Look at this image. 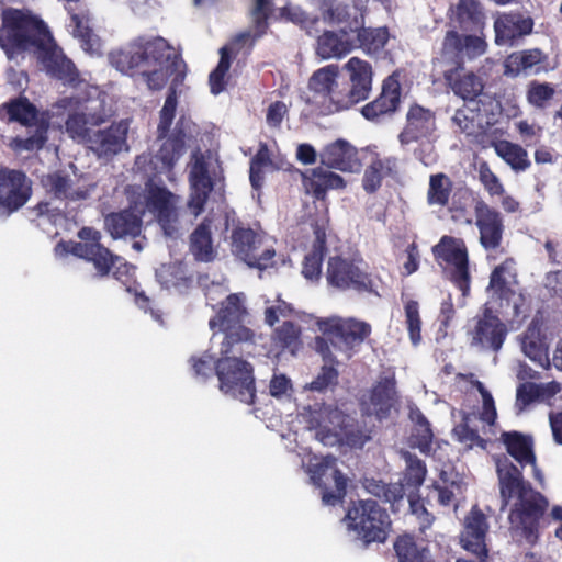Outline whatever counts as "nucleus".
I'll return each mask as SVG.
<instances>
[{"label":"nucleus","instance_id":"nucleus-3","mask_svg":"<svg viewBox=\"0 0 562 562\" xmlns=\"http://www.w3.org/2000/svg\"><path fill=\"white\" fill-rule=\"evenodd\" d=\"M345 67L350 72L349 80L339 77V67L334 64L314 71L307 86L313 98L306 99V103L317 105L324 114H330L367 100L372 89L371 65L351 57Z\"/></svg>","mask_w":562,"mask_h":562},{"label":"nucleus","instance_id":"nucleus-25","mask_svg":"<svg viewBox=\"0 0 562 562\" xmlns=\"http://www.w3.org/2000/svg\"><path fill=\"white\" fill-rule=\"evenodd\" d=\"M402 89L398 80L389 77L383 81L381 93L361 109L368 121L376 122L382 116L394 114L401 105Z\"/></svg>","mask_w":562,"mask_h":562},{"label":"nucleus","instance_id":"nucleus-19","mask_svg":"<svg viewBox=\"0 0 562 562\" xmlns=\"http://www.w3.org/2000/svg\"><path fill=\"white\" fill-rule=\"evenodd\" d=\"M487 43L483 36L476 34H460L458 31H447L442 42V57L451 60L453 65H463L464 59H475L485 54Z\"/></svg>","mask_w":562,"mask_h":562},{"label":"nucleus","instance_id":"nucleus-2","mask_svg":"<svg viewBox=\"0 0 562 562\" xmlns=\"http://www.w3.org/2000/svg\"><path fill=\"white\" fill-rule=\"evenodd\" d=\"M496 472L499 484V496L504 510L510 506L508 522L510 532L525 540L529 546L539 542L541 531L551 520L562 521V506L554 505L548 515L549 499L535 490L524 477L522 471L508 458L498 459Z\"/></svg>","mask_w":562,"mask_h":562},{"label":"nucleus","instance_id":"nucleus-13","mask_svg":"<svg viewBox=\"0 0 562 562\" xmlns=\"http://www.w3.org/2000/svg\"><path fill=\"white\" fill-rule=\"evenodd\" d=\"M232 252L248 267L266 270L274 266L276 250L251 228L236 227L232 232Z\"/></svg>","mask_w":562,"mask_h":562},{"label":"nucleus","instance_id":"nucleus-40","mask_svg":"<svg viewBox=\"0 0 562 562\" xmlns=\"http://www.w3.org/2000/svg\"><path fill=\"white\" fill-rule=\"evenodd\" d=\"M352 35L353 50L359 48L370 56L380 55L390 40L386 26L367 27L366 23H362Z\"/></svg>","mask_w":562,"mask_h":562},{"label":"nucleus","instance_id":"nucleus-62","mask_svg":"<svg viewBox=\"0 0 562 562\" xmlns=\"http://www.w3.org/2000/svg\"><path fill=\"white\" fill-rule=\"evenodd\" d=\"M348 1L342 0H314L312 4L319 12V20L322 19L325 23H329L335 19L337 12H340Z\"/></svg>","mask_w":562,"mask_h":562},{"label":"nucleus","instance_id":"nucleus-29","mask_svg":"<svg viewBox=\"0 0 562 562\" xmlns=\"http://www.w3.org/2000/svg\"><path fill=\"white\" fill-rule=\"evenodd\" d=\"M329 419L334 425V435L350 448H362L371 439V430L364 423L356 420L337 408L329 412Z\"/></svg>","mask_w":562,"mask_h":562},{"label":"nucleus","instance_id":"nucleus-51","mask_svg":"<svg viewBox=\"0 0 562 562\" xmlns=\"http://www.w3.org/2000/svg\"><path fill=\"white\" fill-rule=\"evenodd\" d=\"M453 190V181L443 173H432L429 177L427 203L430 206L447 207Z\"/></svg>","mask_w":562,"mask_h":562},{"label":"nucleus","instance_id":"nucleus-41","mask_svg":"<svg viewBox=\"0 0 562 562\" xmlns=\"http://www.w3.org/2000/svg\"><path fill=\"white\" fill-rule=\"evenodd\" d=\"M396 401V380L394 374L381 376L373 385L370 402L379 419L389 417Z\"/></svg>","mask_w":562,"mask_h":562},{"label":"nucleus","instance_id":"nucleus-55","mask_svg":"<svg viewBox=\"0 0 562 562\" xmlns=\"http://www.w3.org/2000/svg\"><path fill=\"white\" fill-rule=\"evenodd\" d=\"M273 340L282 349H289L291 353L301 347V327L294 322H284L274 330Z\"/></svg>","mask_w":562,"mask_h":562},{"label":"nucleus","instance_id":"nucleus-57","mask_svg":"<svg viewBox=\"0 0 562 562\" xmlns=\"http://www.w3.org/2000/svg\"><path fill=\"white\" fill-rule=\"evenodd\" d=\"M405 323L409 339L414 346L422 341V318L419 314V304L415 300H409L404 305Z\"/></svg>","mask_w":562,"mask_h":562},{"label":"nucleus","instance_id":"nucleus-17","mask_svg":"<svg viewBox=\"0 0 562 562\" xmlns=\"http://www.w3.org/2000/svg\"><path fill=\"white\" fill-rule=\"evenodd\" d=\"M190 194L187 206L194 216L204 212L205 204L214 189V181L210 176L209 162L205 156L196 150L191 156L189 170Z\"/></svg>","mask_w":562,"mask_h":562},{"label":"nucleus","instance_id":"nucleus-5","mask_svg":"<svg viewBox=\"0 0 562 562\" xmlns=\"http://www.w3.org/2000/svg\"><path fill=\"white\" fill-rule=\"evenodd\" d=\"M0 120L8 123H18L24 127H35L27 137H13L9 144L15 153L38 151L48 140L50 114L48 110L40 111L25 95L10 99L0 105Z\"/></svg>","mask_w":562,"mask_h":562},{"label":"nucleus","instance_id":"nucleus-44","mask_svg":"<svg viewBox=\"0 0 562 562\" xmlns=\"http://www.w3.org/2000/svg\"><path fill=\"white\" fill-rule=\"evenodd\" d=\"M104 224L106 231L114 238L125 236L136 237L140 234L142 218L131 210L113 212L105 216Z\"/></svg>","mask_w":562,"mask_h":562},{"label":"nucleus","instance_id":"nucleus-56","mask_svg":"<svg viewBox=\"0 0 562 562\" xmlns=\"http://www.w3.org/2000/svg\"><path fill=\"white\" fill-rule=\"evenodd\" d=\"M469 104L470 103H465L462 108L456 110L452 122L461 133L473 135L479 127L476 119L480 114V108L476 106L472 109Z\"/></svg>","mask_w":562,"mask_h":562},{"label":"nucleus","instance_id":"nucleus-23","mask_svg":"<svg viewBox=\"0 0 562 562\" xmlns=\"http://www.w3.org/2000/svg\"><path fill=\"white\" fill-rule=\"evenodd\" d=\"M443 79L453 94L465 103L476 102L485 88L483 79L475 72L467 70L463 65H454L445 70Z\"/></svg>","mask_w":562,"mask_h":562},{"label":"nucleus","instance_id":"nucleus-26","mask_svg":"<svg viewBox=\"0 0 562 562\" xmlns=\"http://www.w3.org/2000/svg\"><path fill=\"white\" fill-rule=\"evenodd\" d=\"M487 530L486 516L477 505H474L464 518L461 533L463 548L473 554L488 555L485 543Z\"/></svg>","mask_w":562,"mask_h":562},{"label":"nucleus","instance_id":"nucleus-36","mask_svg":"<svg viewBox=\"0 0 562 562\" xmlns=\"http://www.w3.org/2000/svg\"><path fill=\"white\" fill-rule=\"evenodd\" d=\"M501 441L505 446L506 452L521 468L526 465H536L537 457L535 453V442L531 435L512 430L504 431L501 435Z\"/></svg>","mask_w":562,"mask_h":562},{"label":"nucleus","instance_id":"nucleus-14","mask_svg":"<svg viewBox=\"0 0 562 562\" xmlns=\"http://www.w3.org/2000/svg\"><path fill=\"white\" fill-rule=\"evenodd\" d=\"M336 461V458L330 454L315 457L308 465L311 480L322 490V499L325 504H335L346 494L347 479L337 468Z\"/></svg>","mask_w":562,"mask_h":562},{"label":"nucleus","instance_id":"nucleus-27","mask_svg":"<svg viewBox=\"0 0 562 562\" xmlns=\"http://www.w3.org/2000/svg\"><path fill=\"white\" fill-rule=\"evenodd\" d=\"M127 126L113 123L109 127L92 133L86 145L99 158H111L126 145Z\"/></svg>","mask_w":562,"mask_h":562},{"label":"nucleus","instance_id":"nucleus-33","mask_svg":"<svg viewBox=\"0 0 562 562\" xmlns=\"http://www.w3.org/2000/svg\"><path fill=\"white\" fill-rule=\"evenodd\" d=\"M274 11L273 0H254L252 5L248 11V16L251 21L254 33L244 31L235 35L234 43L238 46H244L250 41V47L263 37L269 31V19Z\"/></svg>","mask_w":562,"mask_h":562},{"label":"nucleus","instance_id":"nucleus-10","mask_svg":"<svg viewBox=\"0 0 562 562\" xmlns=\"http://www.w3.org/2000/svg\"><path fill=\"white\" fill-rule=\"evenodd\" d=\"M247 311L243 304L240 294L232 293L221 303L217 314L210 321V327L225 331V340L222 344L221 353H229L232 347L240 341H252L255 334L245 326L235 327L243 321Z\"/></svg>","mask_w":562,"mask_h":562},{"label":"nucleus","instance_id":"nucleus-30","mask_svg":"<svg viewBox=\"0 0 562 562\" xmlns=\"http://www.w3.org/2000/svg\"><path fill=\"white\" fill-rule=\"evenodd\" d=\"M533 30V20L518 11L501 14L494 22L495 43L514 45L520 37L529 35Z\"/></svg>","mask_w":562,"mask_h":562},{"label":"nucleus","instance_id":"nucleus-22","mask_svg":"<svg viewBox=\"0 0 562 562\" xmlns=\"http://www.w3.org/2000/svg\"><path fill=\"white\" fill-rule=\"evenodd\" d=\"M324 334L334 346L351 349L370 336L371 325L355 318L330 319L326 323Z\"/></svg>","mask_w":562,"mask_h":562},{"label":"nucleus","instance_id":"nucleus-43","mask_svg":"<svg viewBox=\"0 0 562 562\" xmlns=\"http://www.w3.org/2000/svg\"><path fill=\"white\" fill-rule=\"evenodd\" d=\"M315 239L310 252L304 257L302 274L310 281H318L322 276V266L327 254L326 232L316 226L314 229Z\"/></svg>","mask_w":562,"mask_h":562},{"label":"nucleus","instance_id":"nucleus-20","mask_svg":"<svg viewBox=\"0 0 562 562\" xmlns=\"http://www.w3.org/2000/svg\"><path fill=\"white\" fill-rule=\"evenodd\" d=\"M173 200L175 195L164 187H150L146 194V206L155 215L164 234L177 238L179 236V218Z\"/></svg>","mask_w":562,"mask_h":562},{"label":"nucleus","instance_id":"nucleus-7","mask_svg":"<svg viewBox=\"0 0 562 562\" xmlns=\"http://www.w3.org/2000/svg\"><path fill=\"white\" fill-rule=\"evenodd\" d=\"M348 529L353 531L364 547L384 543L391 529L390 516L374 499L352 502L346 514Z\"/></svg>","mask_w":562,"mask_h":562},{"label":"nucleus","instance_id":"nucleus-9","mask_svg":"<svg viewBox=\"0 0 562 562\" xmlns=\"http://www.w3.org/2000/svg\"><path fill=\"white\" fill-rule=\"evenodd\" d=\"M220 390L246 404H254L256 385L252 366L238 357L223 356L216 361Z\"/></svg>","mask_w":562,"mask_h":562},{"label":"nucleus","instance_id":"nucleus-54","mask_svg":"<svg viewBox=\"0 0 562 562\" xmlns=\"http://www.w3.org/2000/svg\"><path fill=\"white\" fill-rule=\"evenodd\" d=\"M406 468L403 474L404 487H412L413 491H419L427 474L426 463L416 454L405 453Z\"/></svg>","mask_w":562,"mask_h":562},{"label":"nucleus","instance_id":"nucleus-45","mask_svg":"<svg viewBox=\"0 0 562 562\" xmlns=\"http://www.w3.org/2000/svg\"><path fill=\"white\" fill-rule=\"evenodd\" d=\"M398 562H435L428 546L418 542L412 535H401L393 544Z\"/></svg>","mask_w":562,"mask_h":562},{"label":"nucleus","instance_id":"nucleus-42","mask_svg":"<svg viewBox=\"0 0 562 562\" xmlns=\"http://www.w3.org/2000/svg\"><path fill=\"white\" fill-rule=\"evenodd\" d=\"M189 249L196 261L211 262L216 256L212 238V221L205 217L191 233Z\"/></svg>","mask_w":562,"mask_h":562},{"label":"nucleus","instance_id":"nucleus-53","mask_svg":"<svg viewBox=\"0 0 562 562\" xmlns=\"http://www.w3.org/2000/svg\"><path fill=\"white\" fill-rule=\"evenodd\" d=\"M272 164L269 147L266 143L261 142L257 153L250 159L249 181L255 190L259 191L262 188L265 181V168Z\"/></svg>","mask_w":562,"mask_h":562},{"label":"nucleus","instance_id":"nucleus-61","mask_svg":"<svg viewBox=\"0 0 562 562\" xmlns=\"http://www.w3.org/2000/svg\"><path fill=\"white\" fill-rule=\"evenodd\" d=\"M216 361L209 352H204L200 357L192 356L189 360L193 374L202 379H207L215 372Z\"/></svg>","mask_w":562,"mask_h":562},{"label":"nucleus","instance_id":"nucleus-39","mask_svg":"<svg viewBox=\"0 0 562 562\" xmlns=\"http://www.w3.org/2000/svg\"><path fill=\"white\" fill-rule=\"evenodd\" d=\"M398 160L396 157H380L375 155L370 165L366 168L362 178V188L369 193H375L385 177H391L397 171Z\"/></svg>","mask_w":562,"mask_h":562},{"label":"nucleus","instance_id":"nucleus-1","mask_svg":"<svg viewBox=\"0 0 562 562\" xmlns=\"http://www.w3.org/2000/svg\"><path fill=\"white\" fill-rule=\"evenodd\" d=\"M112 65L123 74L140 75L151 91L165 88L173 76L160 115L175 117L177 88L187 76V64L180 54L173 53L170 44L161 36H139L125 49L111 53Z\"/></svg>","mask_w":562,"mask_h":562},{"label":"nucleus","instance_id":"nucleus-34","mask_svg":"<svg viewBox=\"0 0 562 562\" xmlns=\"http://www.w3.org/2000/svg\"><path fill=\"white\" fill-rule=\"evenodd\" d=\"M316 35L315 54L321 59H341L353 50L351 35L334 30Z\"/></svg>","mask_w":562,"mask_h":562},{"label":"nucleus","instance_id":"nucleus-35","mask_svg":"<svg viewBox=\"0 0 562 562\" xmlns=\"http://www.w3.org/2000/svg\"><path fill=\"white\" fill-rule=\"evenodd\" d=\"M156 279L164 289L178 293H186L194 283L193 273L183 261L162 263L156 269Z\"/></svg>","mask_w":562,"mask_h":562},{"label":"nucleus","instance_id":"nucleus-64","mask_svg":"<svg viewBox=\"0 0 562 562\" xmlns=\"http://www.w3.org/2000/svg\"><path fill=\"white\" fill-rule=\"evenodd\" d=\"M69 26L72 29V34L78 37L83 45H89L92 37V29L89 26L87 16L71 13Z\"/></svg>","mask_w":562,"mask_h":562},{"label":"nucleus","instance_id":"nucleus-28","mask_svg":"<svg viewBox=\"0 0 562 562\" xmlns=\"http://www.w3.org/2000/svg\"><path fill=\"white\" fill-rule=\"evenodd\" d=\"M321 162L342 172L358 171L361 166L358 149L344 138H338L323 148Z\"/></svg>","mask_w":562,"mask_h":562},{"label":"nucleus","instance_id":"nucleus-4","mask_svg":"<svg viewBox=\"0 0 562 562\" xmlns=\"http://www.w3.org/2000/svg\"><path fill=\"white\" fill-rule=\"evenodd\" d=\"M50 36L46 23L30 12L7 8L1 13L0 47L9 57L26 52L35 55Z\"/></svg>","mask_w":562,"mask_h":562},{"label":"nucleus","instance_id":"nucleus-21","mask_svg":"<svg viewBox=\"0 0 562 562\" xmlns=\"http://www.w3.org/2000/svg\"><path fill=\"white\" fill-rule=\"evenodd\" d=\"M474 214L481 246L485 250L497 249L502 245L505 229L501 212L480 200L474 205Z\"/></svg>","mask_w":562,"mask_h":562},{"label":"nucleus","instance_id":"nucleus-60","mask_svg":"<svg viewBox=\"0 0 562 562\" xmlns=\"http://www.w3.org/2000/svg\"><path fill=\"white\" fill-rule=\"evenodd\" d=\"M452 434L453 438L467 449H472L475 446L481 449H486L487 447V441L479 435L477 430L472 429L467 423H460L454 426Z\"/></svg>","mask_w":562,"mask_h":562},{"label":"nucleus","instance_id":"nucleus-52","mask_svg":"<svg viewBox=\"0 0 562 562\" xmlns=\"http://www.w3.org/2000/svg\"><path fill=\"white\" fill-rule=\"evenodd\" d=\"M362 23H366L364 11L355 2L348 1L340 12H337L329 25L337 26L338 31L352 36V33L359 30Z\"/></svg>","mask_w":562,"mask_h":562},{"label":"nucleus","instance_id":"nucleus-48","mask_svg":"<svg viewBox=\"0 0 562 562\" xmlns=\"http://www.w3.org/2000/svg\"><path fill=\"white\" fill-rule=\"evenodd\" d=\"M364 487L374 497L382 502L390 503L392 512L394 513L400 510V506L406 494L402 482L384 483L381 480L371 479L366 480Z\"/></svg>","mask_w":562,"mask_h":562},{"label":"nucleus","instance_id":"nucleus-11","mask_svg":"<svg viewBox=\"0 0 562 562\" xmlns=\"http://www.w3.org/2000/svg\"><path fill=\"white\" fill-rule=\"evenodd\" d=\"M435 260L451 267L450 281L467 296L470 292L471 276L469 271L468 249L462 239L445 235L432 247Z\"/></svg>","mask_w":562,"mask_h":562},{"label":"nucleus","instance_id":"nucleus-63","mask_svg":"<svg viewBox=\"0 0 562 562\" xmlns=\"http://www.w3.org/2000/svg\"><path fill=\"white\" fill-rule=\"evenodd\" d=\"M538 384L533 382H525L518 385L516 392V406L522 411L531 403L540 401Z\"/></svg>","mask_w":562,"mask_h":562},{"label":"nucleus","instance_id":"nucleus-31","mask_svg":"<svg viewBox=\"0 0 562 562\" xmlns=\"http://www.w3.org/2000/svg\"><path fill=\"white\" fill-rule=\"evenodd\" d=\"M187 138L182 123L178 122L155 155L156 168L160 173H172L175 166L187 150Z\"/></svg>","mask_w":562,"mask_h":562},{"label":"nucleus","instance_id":"nucleus-18","mask_svg":"<svg viewBox=\"0 0 562 562\" xmlns=\"http://www.w3.org/2000/svg\"><path fill=\"white\" fill-rule=\"evenodd\" d=\"M469 335L472 347L498 352L506 340L508 328L491 307H485Z\"/></svg>","mask_w":562,"mask_h":562},{"label":"nucleus","instance_id":"nucleus-6","mask_svg":"<svg viewBox=\"0 0 562 562\" xmlns=\"http://www.w3.org/2000/svg\"><path fill=\"white\" fill-rule=\"evenodd\" d=\"M77 236L80 241L64 244L67 247L66 250L87 262H91L95 269L94 276L97 278H105L112 272L113 277L123 283L130 280L134 267L101 244L102 236L98 229L85 226L79 229Z\"/></svg>","mask_w":562,"mask_h":562},{"label":"nucleus","instance_id":"nucleus-47","mask_svg":"<svg viewBox=\"0 0 562 562\" xmlns=\"http://www.w3.org/2000/svg\"><path fill=\"white\" fill-rule=\"evenodd\" d=\"M456 21L465 32H482L485 24V14L476 0H459L456 5Z\"/></svg>","mask_w":562,"mask_h":562},{"label":"nucleus","instance_id":"nucleus-46","mask_svg":"<svg viewBox=\"0 0 562 562\" xmlns=\"http://www.w3.org/2000/svg\"><path fill=\"white\" fill-rule=\"evenodd\" d=\"M495 154L502 158L510 169L516 172H524L530 168L531 161L527 150L519 144L501 139L492 143Z\"/></svg>","mask_w":562,"mask_h":562},{"label":"nucleus","instance_id":"nucleus-12","mask_svg":"<svg viewBox=\"0 0 562 562\" xmlns=\"http://www.w3.org/2000/svg\"><path fill=\"white\" fill-rule=\"evenodd\" d=\"M514 263V259L508 258L496 266L490 276L488 289L502 308H512L510 315L519 317L526 311L527 297L517 289L518 281L513 268Z\"/></svg>","mask_w":562,"mask_h":562},{"label":"nucleus","instance_id":"nucleus-24","mask_svg":"<svg viewBox=\"0 0 562 562\" xmlns=\"http://www.w3.org/2000/svg\"><path fill=\"white\" fill-rule=\"evenodd\" d=\"M435 130V112L418 103H414L407 111L406 124L398 135V140L402 145H408L429 137Z\"/></svg>","mask_w":562,"mask_h":562},{"label":"nucleus","instance_id":"nucleus-8","mask_svg":"<svg viewBox=\"0 0 562 562\" xmlns=\"http://www.w3.org/2000/svg\"><path fill=\"white\" fill-rule=\"evenodd\" d=\"M325 278L328 286L346 292L369 293L379 296L378 284L361 257L330 256Z\"/></svg>","mask_w":562,"mask_h":562},{"label":"nucleus","instance_id":"nucleus-49","mask_svg":"<svg viewBox=\"0 0 562 562\" xmlns=\"http://www.w3.org/2000/svg\"><path fill=\"white\" fill-rule=\"evenodd\" d=\"M543 58L542 50L539 48L514 52L504 60V75L515 78L540 64Z\"/></svg>","mask_w":562,"mask_h":562},{"label":"nucleus","instance_id":"nucleus-32","mask_svg":"<svg viewBox=\"0 0 562 562\" xmlns=\"http://www.w3.org/2000/svg\"><path fill=\"white\" fill-rule=\"evenodd\" d=\"M35 56L45 66L46 70L57 79L72 82L78 76L74 63L64 55L54 41L53 35L49 37V42L45 43L44 48L41 47Z\"/></svg>","mask_w":562,"mask_h":562},{"label":"nucleus","instance_id":"nucleus-59","mask_svg":"<svg viewBox=\"0 0 562 562\" xmlns=\"http://www.w3.org/2000/svg\"><path fill=\"white\" fill-rule=\"evenodd\" d=\"M554 93L555 90L551 83L532 80L528 85L527 100L531 105L543 109Z\"/></svg>","mask_w":562,"mask_h":562},{"label":"nucleus","instance_id":"nucleus-38","mask_svg":"<svg viewBox=\"0 0 562 562\" xmlns=\"http://www.w3.org/2000/svg\"><path fill=\"white\" fill-rule=\"evenodd\" d=\"M103 122L104 117L101 114L72 111L65 121V131L71 139L87 145L93 133L92 128Z\"/></svg>","mask_w":562,"mask_h":562},{"label":"nucleus","instance_id":"nucleus-37","mask_svg":"<svg viewBox=\"0 0 562 562\" xmlns=\"http://www.w3.org/2000/svg\"><path fill=\"white\" fill-rule=\"evenodd\" d=\"M303 184L306 193L316 200H325L328 190L346 187L341 176L321 167L313 169L310 175H304Z\"/></svg>","mask_w":562,"mask_h":562},{"label":"nucleus","instance_id":"nucleus-15","mask_svg":"<svg viewBox=\"0 0 562 562\" xmlns=\"http://www.w3.org/2000/svg\"><path fill=\"white\" fill-rule=\"evenodd\" d=\"M41 184L52 198L74 202L88 199L95 188V183L89 177L80 175L72 179L64 170H55L43 175Z\"/></svg>","mask_w":562,"mask_h":562},{"label":"nucleus","instance_id":"nucleus-58","mask_svg":"<svg viewBox=\"0 0 562 562\" xmlns=\"http://www.w3.org/2000/svg\"><path fill=\"white\" fill-rule=\"evenodd\" d=\"M480 183L490 196L504 195L505 187L498 176L491 169L487 161H481L477 167Z\"/></svg>","mask_w":562,"mask_h":562},{"label":"nucleus","instance_id":"nucleus-50","mask_svg":"<svg viewBox=\"0 0 562 562\" xmlns=\"http://www.w3.org/2000/svg\"><path fill=\"white\" fill-rule=\"evenodd\" d=\"M279 19L297 25L308 36H316L321 31L319 16L310 14L299 5L285 4L280 8Z\"/></svg>","mask_w":562,"mask_h":562},{"label":"nucleus","instance_id":"nucleus-16","mask_svg":"<svg viewBox=\"0 0 562 562\" xmlns=\"http://www.w3.org/2000/svg\"><path fill=\"white\" fill-rule=\"evenodd\" d=\"M32 181L22 170L0 167V212L10 215L26 204Z\"/></svg>","mask_w":562,"mask_h":562}]
</instances>
